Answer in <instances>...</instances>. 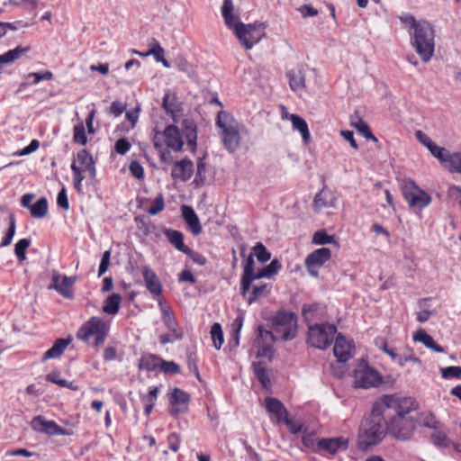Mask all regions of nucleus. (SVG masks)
<instances>
[{
	"mask_svg": "<svg viewBox=\"0 0 461 461\" xmlns=\"http://www.w3.org/2000/svg\"><path fill=\"white\" fill-rule=\"evenodd\" d=\"M384 409L390 410V414L384 415L387 433L398 440H408L411 438L415 422L410 413L418 407L411 397L384 395L382 397Z\"/></svg>",
	"mask_w": 461,
	"mask_h": 461,
	"instance_id": "obj_1",
	"label": "nucleus"
},
{
	"mask_svg": "<svg viewBox=\"0 0 461 461\" xmlns=\"http://www.w3.org/2000/svg\"><path fill=\"white\" fill-rule=\"evenodd\" d=\"M297 319L294 313L278 312L272 319V330L258 327V336L254 346L258 348V357H266L271 354V343L283 339L290 340L296 334Z\"/></svg>",
	"mask_w": 461,
	"mask_h": 461,
	"instance_id": "obj_2",
	"label": "nucleus"
},
{
	"mask_svg": "<svg viewBox=\"0 0 461 461\" xmlns=\"http://www.w3.org/2000/svg\"><path fill=\"white\" fill-rule=\"evenodd\" d=\"M382 397L373 405L370 416L360 426L357 444L359 448L367 449L368 447L380 443L387 434L384 415L390 414V410L384 409Z\"/></svg>",
	"mask_w": 461,
	"mask_h": 461,
	"instance_id": "obj_3",
	"label": "nucleus"
},
{
	"mask_svg": "<svg viewBox=\"0 0 461 461\" xmlns=\"http://www.w3.org/2000/svg\"><path fill=\"white\" fill-rule=\"evenodd\" d=\"M233 11L232 1L223 0L221 13L225 24L233 31L240 44L246 50H250L264 37V27L262 24H245L240 23L239 15L234 14Z\"/></svg>",
	"mask_w": 461,
	"mask_h": 461,
	"instance_id": "obj_4",
	"label": "nucleus"
},
{
	"mask_svg": "<svg viewBox=\"0 0 461 461\" xmlns=\"http://www.w3.org/2000/svg\"><path fill=\"white\" fill-rule=\"evenodd\" d=\"M180 125L182 132L179 128L174 124L166 127L163 132H160V141L163 138L166 146L168 149H171L174 151H181L185 143V139L190 150L194 151L197 140L196 125L194 122L189 119H183L180 122Z\"/></svg>",
	"mask_w": 461,
	"mask_h": 461,
	"instance_id": "obj_5",
	"label": "nucleus"
},
{
	"mask_svg": "<svg viewBox=\"0 0 461 461\" xmlns=\"http://www.w3.org/2000/svg\"><path fill=\"white\" fill-rule=\"evenodd\" d=\"M216 126L220 130L219 134L224 148L230 153L235 152L240 145L244 126L225 111L218 113Z\"/></svg>",
	"mask_w": 461,
	"mask_h": 461,
	"instance_id": "obj_6",
	"label": "nucleus"
},
{
	"mask_svg": "<svg viewBox=\"0 0 461 461\" xmlns=\"http://www.w3.org/2000/svg\"><path fill=\"white\" fill-rule=\"evenodd\" d=\"M411 44L424 63L431 60L435 52V31L429 22L421 20V25L411 33Z\"/></svg>",
	"mask_w": 461,
	"mask_h": 461,
	"instance_id": "obj_7",
	"label": "nucleus"
},
{
	"mask_svg": "<svg viewBox=\"0 0 461 461\" xmlns=\"http://www.w3.org/2000/svg\"><path fill=\"white\" fill-rule=\"evenodd\" d=\"M109 326L101 317H91L77 332V339L93 347H99L108 336Z\"/></svg>",
	"mask_w": 461,
	"mask_h": 461,
	"instance_id": "obj_8",
	"label": "nucleus"
},
{
	"mask_svg": "<svg viewBox=\"0 0 461 461\" xmlns=\"http://www.w3.org/2000/svg\"><path fill=\"white\" fill-rule=\"evenodd\" d=\"M158 307L161 313V321L168 330V334H161L158 339L162 345L173 343L183 339L184 331L181 330L176 314L163 299L158 300Z\"/></svg>",
	"mask_w": 461,
	"mask_h": 461,
	"instance_id": "obj_9",
	"label": "nucleus"
},
{
	"mask_svg": "<svg viewBox=\"0 0 461 461\" xmlns=\"http://www.w3.org/2000/svg\"><path fill=\"white\" fill-rule=\"evenodd\" d=\"M337 328L333 324H314L309 327L308 342L319 349H326L334 340Z\"/></svg>",
	"mask_w": 461,
	"mask_h": 461,
	"instance_id": "obj_10",
	"label": "nucleus"
},
{
	"mask_svg": "<svg viewBox=\"0 0 461 461\" xmlns=\"http://www.w3.org/2000/svg\"><path fill=\"white\" fill-rule=\"evenodd\" d=\"M402 195L411 208L424 209L431 202V196L420 189L411 179H406L402 185Z\"/></svg>",
	"mask_w": 461,
	"mask_h": 461,
	"instance_id": "obj_11",
	"label": "nucleus"
},
{
	"mask_svg": "<svg viewBox=\"0 0 461 461\" xmlns=\"http://www.w3.org/2000/svg\"><path fill=\"white\" fill-rule=\"evenodd\" d=\"M382 382V376L368 364L361 360L354 370V384L356 387L371 388L377 386Z\"/></svg>",
	"mask_w": 461,
	"mask_h": 461,
	"instance_id": "obj_12",
	"label": "nucleus"
},
{
	"mask_svg": "<svg viewBox=\"0 0 461 461\" xmlns=\"http://www.w3.org/2000/svg\"><path fill=\"white\" fill-rule=\"evenodd\" d=\"M331 258V251L328 248H321L311 254L305 258V267L310 276L317 277L319 269Z\"/></svg>",
	"mask_w": 461,
	"mask_h": 461,
	"instance_id": "obj_13",
	"label": "nucleus"
},
{
	"mask_svg": "<svg viewBox=\"0 0 461 461\" xmlns=\"http://www.w3.org/2000/svg\"><path fill=\"white\" fill-rule=\"evenodd\" d=\"M77 277L61 276L59 272L53 271L51 276V283L49 289H54L65 298H73V292L71 286L76 282Z\"/></svg>",
	"mask_w": 461,
	"mask_h": 461,
	"instance_id": "obj_14",
	"label": "nucleus"
},
{
	"mask_svg": "<svg viewBox=\"0 0 461 461\" xmlns=\"http://www.w3.org/2000/svg\"><path fill=\"white\" fill-rule=\"evenodd\" d=\"M162 107L167 114L170 115L174 122L179 123L183 120L184 112L176 94L167 91L162 101Z\"/></svg>",
	"mask_w": 461,
	"mask_h": 461,
	"instance_id": "obj_15",
	"label": "nucleus"
},
{
	"mask_svg": "<svg viewBox=\"0 0 461 461\" xmlns=\"http://www.w3.org/2000/svg\"><path fill=\"white\" fill-rule=\"evenodd\" d=\"M31 426L33 430L48 435H69L66 429L59 427L53 420H47L43 416H36L32 419Z\"/></svg>",
	"mask_w": 461,
	"mask_h": 461,
	"instance_id": "obj_16",
	"label": "nucleus"
},
{
	"mask_svg": "<svg viewBox=\"0 0 461 461\" xmlns=\"http://www.w3.org/2000/svg\"><path fill=\"white\" fill-rule=\"evenodd\" d=\"M189 401L190 397L188 393L181 389L176 388L170 396L169 412L175 416L185 412L188 409Z\"/></svg>",
	"mask_w": 461,
	"mask_h": 461,
	"instance_id": "obj_17",
	"label": "nucleus"
},
{
	"mask_svg": "<svg viewBox=\"0 0 461 461\" xmlns=\"http://www.w3.org/2000/svg\"><path fill=\"white\" fill-rule=\"evenodd\" d=\"M353 344L351 340H347L344 336L339 334L336 338L333 353L339 362H347L352 357Z\"/></svg>",
	"mask_w": 461,
	"mask_h": 461,
	"instance_id": "obj_18",
	"label": "nucleus"
},
{
	"mask_svg": "<svg viewBox=\"0 0 461 461\" xmlns=\"http://www.w3.org/2000/svg\"><path fill=\"white\" fill-rule=\"evenodd\" d=\"M336 196L328 189L323 188L314 197L312 206L317 212L336 207Z\"/></svg>",
	"mask_w": 461,
	"mask_h": 461,
	"instance_id": "obj_19",
	"label": "nucleus"
},
{
	"mask_svg": "<svg viewBox=\"0 0 461 461\" xmlns=\"http://www.w3.org/2000/svg\"><path fill=\"white\" fill-rule=\"evenodd\" d=\"M194 172V164L188 158L175 162L172 167L171 176L183 182L189 180Z\"/></svg>",
	"mask_w": 461,
	"mask_h": 461,
	"instance_id": "obj_20",
	"label": "nucleus"
},
{
	"mask_svg": "<svg viewBox=\"0 0 461 461\" xmlns=\"http://www.w3.org/2000/svg\"><path fill=\"white\" fill-rule=\"evenodd\" d=\"M253 257V253H250L245 260L240 280V289L243 290V292L247 291L255 280H258L257 272L254 270L255 262Z\"/></svg>",
	"mask_w": 461,
	"mask_h": 461,
	"instance_id": "obj_21",
	"label": "nucleus"
},
{
	"mask_svg": "<svg viewBox=\"0 0 461 461\" xmlns=\"http://www.w3.org/2000/svg\"><path fill=\"white\" fill-rule=\"evenodd\" d=\"M267 411L274 416L276 422H282L288 415L285 405L276 398L267 397L265 399Z\"/></svg>",
	"mask_w": 461,
	"mask_h": 461,
	"instance_id": "obj_22",
	"label": "nucleus"
},
{
	"mask_svg": "<svg viewBox=\"0 0 461 461\" xmlns=\"http://www.w3.org/2000/svg\"><path fill=\"white\" fill-rule=\"evenodd\" d=\"M318 448L330 454H335L340 449H347L348 440L343 437L322 438L317 443Z\"/></svg>",
	"mask_w": 461,
	"mask_h": 461,
	"instance_id": "obj_23",
	"label": "nucleus"
},
{
	"mask_svg": "<svg viewBox=\"0 0 461 461\" xmlns=\"http://www.w3.org/2000/svg\"><path fill=\"white\" fill-rule=\"evenodd\" d=\"M250 288L251 286L249 287L245 292L240 289L242 296L245 298L249 304H251L259 298L267 296L271 291V285L268 284L254 285L251 290Z\"/></svg>",
	"mask_w": 461,
	"mask_h": 461,
	"instance_id": "obj_24",
	"label": "nucleus"
},
{
	"mask_svg": "<svg viewBox=\"0 0 461 461\" xmlns=\"http://www.w3.org/2000/svg\"><path fill=\"white\" fill-rule=\"evenodd\" d=\"M142 274L145 280L146 287L154 296H158L162 294V285L154 271L148 266L142 267Z\"/></svg>",
	"mask_w": 461,
	"mask_h": 461,
	"instance_id": "obj_25",
	"label": "nucleus"
},
{
	"mask_svg": "<svg viewBox=\"0 0 461 461\" xmlns=\"http://www.w3.org/2000/svg\"><path fill=\"white\" fill-rule=\"evenodd\" d=\"M182 216L188 225L191 232L194 235H199L202 232V226L199 218L194 210L189 205L181 206Z\"/></svg>",
	"mask_w": 461,
	"mask_h": 461,
	"instance_id": "obj_26",
	"label": "nucleus"
},
{
	"mask_svg": "<svg viewBox=\"0 0 461 461\" xmlns=\"http://www.w3.org/2000/svg\"><path fill=\"white\" fill-rule=\"evenodd\" d=\"M77 161L82 170L87 171L89 176L94 179L96 176L95 162L92 155L86 149H81L77 154Z\"/></svg>",
	"mask_w": 461,
	"mask_h": 461,
	"instance_id": "obj_27",
	"label": "nucleus"
},
{
	"mask_svg": "<svg viewBox=\"0 0 461 461\" xmlns=\"http://www.w3.org/2000/svg\"><path fill=\"white\" fill-rule=\"evenodd\" d=\"M71 337H68L65 339L60 338L57 339L53 346L44 353L42 360L45 361L48 359L59 357L64 352V350L67 348V347L71 343Z\"/></svg>",
	"mask_w": 461,
	"mask_h": 461,
	"instance_id": "obj_28",
	"label": "nucleus"
},
{
	"mask_svg": "<svg viewBox=\"0 0 461 461\" xmlns=\"http://www.w3.org/2000/svg\"><path fill=\"white\" fill-rule=\"evenodd\" d=\"M413 339L415 341L422 343L426 348L435 352H444V348L439 345L436 344L433 338L429 334H428V332L423 329H420L415 332V334L413 335Z\"/></svg>",
	"mask_w": 461,
	"mask_h": 461,
	"instance_id": "obj_29",
	"label": "nucleus"
},
{
	"mask_svg": "<svg viewBox=\"0 0 461 461\" xmlns=\"http://www.w3.org/2000/svg\"><path fill=\"white\" fill-rule=\"evenodd\" d=\"M289 121L292 122L293 129L301 133L303 142L308 144L311 140V134L306 121L298 114H291Z\"/></svg>",
	"mask_w": 461,
	"mask_h": 461,
	"instance_id": "obj_30",
	"label": "nucleus"
},
{
	"mask_svg": "<svg viewBox=\"0 0 461 461\" xmlns=\"http://www.w3.org/2000/svg\"><path fill=\"white\" fill-rule=\"evenodd\" d=\"M289 86L293 91L305 87V75L302 68H294L287 72Z\"/></svg>",
	"mask_w": 461,
	"mask_h": 461,
	"instance_id": "obj_31",
	"label": "nucleus"
},
{
	"mask_svg": "<svg viewBox=\"0 0 461 461\" xmlns=\"http://www.w3.org/2000/svg\"><path fill=\"white\" fill-rule=\"evenodd\" d=\"M149 50L145 52L144 57L153 56L157 62L162 63L165 68H169V62L164 58L165 50L160 46L158 41L152 40L151 42L149 43Z\"/></svg>",
	"mask_w": 461,
	"mask_h": 461,
	"instance_id": "obj_32",
	"label": "nucleus"
},
{
	"mask_svg": "<svg viewBox=\"0 0 461 461\" xmlns=\"http://www.w3.org/2000/svg\"><path fill=\"white\" fill-rule=\"evenodd\" d=\"M30 50V46H17L16 48L10 50L7 52L0 55V65L13 63L15 60L19 59L22 56L28 53Z\"/></svg>",
	"mask_w": 461,
	"mask_h": 461,
	"instance_id": "obj_33",
	"label": "nucleus"
},
{
	"mask_svg": "<svg viewBox=\"0 0 461 461\" xmlns=\"http://www.w3.org/2000/svg\"><path fill=\"white\" fill-rule=\"evenodd\" d=\"M167 240L179 251L185 253L189 252V248L184 244V236L182 232L176 230L168 229L165 231Z\"/></svg>",
	"mask_w": 461,
	"mask_h": 461,
	"instance_id": "obj_34",
	"label": "nucleus"
},
{
	"mask_svg": "<svg viewBox=\"0 0 461 461\" xmlns=\"http://www.w3.org/2000/svg\"><path fill=\"white\" fill-rule=\"evenodd\" d=\"M253 370L257 379L261 384L262 387L266 390H269L271 387V382L269 377V372L262 362L253 363Z\"/></svg>",
	"mask_w": 461,
	"mask_h": 461,
	"instance_id": "obj_35",
	"label": "nucleus"
},
{
	"mask_svg": "<svg viewBox=\"0 0 461 461\" xmlns=\"http://www.w3.org/2000/svg\"><path fill=\"white\" fill-rule=\"evenodd\" d=\"M121 302V294L116 293L112 294L104 300L103 312L109 315H115L119 311Z\"/></svg>",
	"mask_w": 461,
	"mask_h": 461,
	"instance_id": "obj_36",
	"label": "nucleus"
},
{
	"mask_svg": "<svg viewBox=\"0 0 461 461\" xmlns=\"http://www.w3.org/2000/svg\"><path fill=\"white\" fill-rule=\"evenodd\" d=\"M351 125L361 132L367 140L377 141V138L372 133L368 124L358 115H353L350 119Z\"/></svg>",
	"mask_w": 461,
	"mask_h": 461,
	"instance_id": "obj_37",
	"label": "nucleus"
},
{
	"mask_svg": "<svg viewBox=\"0 0 461 461\" xmlns=\"http://www.w3.org/2000/svg\"><path fill=\"white\" fill-rule=\"evenodd\" d=\"M154 148L158 150L160 160L163 163L169 164L172 162V156L170 151L163 149L162 142H160V131H156L153 137Z\"/></svg>",
	"mask_w": 461,
	"mask_h": 461,
	"instance_id": "obj_38",
	"label": "nucleus"
},
{
	"mask_svg": "<svg viewBox=\"0 0 461 461\" xmlns=\"http://www.w3.org/2000/svg\"><path fill=\"white\" fill-rule=\"evenodd\" d=\"M31 215L36 219H41L46 216L48 212L47 199L42 197L39 199L30 209Z\"/></svg>",
	"mask_w": 461,
	"mask_h": 461,
	"instance_id": "obj_39",
	"label": "nucleus"
},
{
	"mask_svg": "<svg viewBox=\"0 0 461 461\" xmlns=\"http://www.w3.org/2000/svg\"><path fill=\"white\" fill-rule=\"evenodd\" d=\"M444 167L451 173H461V152L450 153Z\"/></svg>",
	"mask_w": 461,
	"mask_h": 461,
	"instance_id": "obj_40",
	"label": "nucleus"
},
{
	"mask_svg": "<svg viewBox=\"0 0 461 461\" xmlns=\"http://www.w3.org/2000/svg\"><path fill=\"white\" fill-rule=\"evenodd\" d=\"M280 268L281 264L279 263V261L277 259H274L268 266L263 267L262 269L257 272V277L258 279L263 277H271L274 275L277 274Z\"/></svg>",
	"mask_w": 461,
	"mask_h": 461,
	"instance_id": "obj_41",
	"label": "nucleus"
},
{
	"mask_svg": "<svg viewBox=\"0 0 461 461\" xmlns=\"http://www.w3.org/2000/svg\"><path fill=\"white\" fill-rule=\"evenodd\" d=\"M71 170L73 172L74 187L80 193L82 191V181L86 178V176L84 175V172L86 171L82 170L75 161L71 164Z\"/></svg>",
	"mask_w": 461,
	"mask_h": 461,
	"instance_id": "obj_42",
	"label": "nucleus"
},
{
	"mask_svg": "<svg viewBox=\"0 0 461 461\" xmlns=\"http://www.w3.org/2000/svg\"><path fill=\"white\" fill-rule=\"evenodd\" d=\"M211 336L214 348L219 350L223 344V332L221 324L214 323L211 328Z\"/></svg>",
	"mask_w": 461,
	"mask_h": 461,
	"instance_id": "obj_43",
	"label": "nucleus"
},
{
	"mask_svg": "<svg viewBox=\"0 0 461 461\" xmlns=\"http://www.w3.org/2000/svg\"><path fill=\"white\" fill-rule=\"evenodd\" d=\"M73 131V140L77 144L85 146L87 143V137L86 135V130L83 122H80L76 124L74 126Z\"/></svg>",
	"mask_w": 461,
	"mask_h": 461,
	"instance_id": "obj_44",
	"label": "nucleus"
},
{
	"mask_svg": "<svg viewBox=\"0 0 461 461\" xmlns=\"http://www.w3.org/2000/svg\"><path fill=\"white\" fill-rule=\"evenodd\" d=\"M30 245L31 241L28 239H22L15 244L14 253L20 262L26 259V249Z\"/></svg>",
	"mask_w": 461,
	"mask_h": 461,
	"instance_id": "obj_45",
	"label": "nucleus"
},
{
	"mask_svg": "<svg viewBox=\"0 0 461 461\" xmlns=\"http://www.w3.org/2000/svg\"><path fill=\"white\" fill-rule=\"evenodd\" d=\"M253 252V255H255L258 260L262 263L267 262L271 258V254L261 242H258L255 245Z\"/></svg>",
	"mask_w": 461,
	"mask_h": 461,
	"instance_id": "obj_46",
	"label": "nucleus"
},
{
	"mask_svg": "<svg viewBox=\"0 0 461 461\" xmlns=\"http://www.w3.org/2000/svg\"><path fill=\"white\" fill-rule=\"evenodd\" d=\"M334 240V236L328 235L325 230H318L313 234L312 237V243L316 245L330 244Z\"/></svg>",
	"mask_w": 461,
	"mask_h": 461,
	"instance_id": "obj_47",
	"label": "nucleus"
},
{
	"mask_svg": "<svg viewBox=\"0 0 461 461\" xmlns=\"http://www.w3.org/2000/svg\"><path fill=\"white\" fill-rule=\"evenodd\" d=\"M9 220H10V226H9V229L5 234V237L3 239L2 242H1V246L2 247H5V246H8L11 244L12 240H13V238L15 234V217L14 214H10L9 216Z\"/></svg>",
	"mask_w": 461,
	"mask_h": 461,
	"instance_id": "obj_48",
	"label": "nucleus"
},
{
	"mask_svg": "<svg viewBox=\"0 0 461 461\" xmlns=\"http://www.w3.org/2000/svg\"><path fill=\"white\" fill-rule=\"evenodd\" d=\"M429 152L440 161L443 167L445 166L447 157L450 154V152L445 148L439 147L437 144L432 149H430Z\"/></svg>",
	"mask_w": 461,
	"mask_h": 461,
	"instance_id": "obj_49",
	"label": "nucleus"
},
{
	"mask_svg": "<svg viewBox=\"0 0 461 461\" xmlns=\"http://www.w3.org/2000/svg\"><path fill=\"white\" fill-rule=\"evenodd\" d=\"M165 208L164 197L163 194H160L153 202L150 208L148 210V212L150 215H156L162 212Z\"/></svg>",
	"mask_w": 461,
	"mask_h": 461,
	"instance_id": "obj_50",
	"label": "nucleus"
},
{
	"mask_svg": "<svg viewBox=\"0 0 461 461\" xmlns=\"http://www.w3.org/2000/svg\"><path fill=\"white\" fill-rule=\"evenodd\" d=\"M442 376L446 379L460 378L461 367L460 366H447L441 369Z\"/></svg>",
	"mask_w": 461,
	"mask_h": 461,
	"instance_id": "obj_51",
	"label": "nucleus"
},
{
	"mask_svg": "<svg viewBox=\"0 0 461 461\" xmlns=\"http://www.w3.org/2000/svg\"><path fill=\"white\" fill-rule=\"evenodd\" d=\"M158 389L157 386L149 388V393L147 394H143L140 396L143 404L147 405L148 403H152V405H155V402L158 397Z\"/></svg>",
	"mask_w": 461,
	"mask_h": 461,
	"instance_id": "obj_52",
	"label": "nucleus"
},
{
	"mask_svg": "<svg viewBox=\"0 0 461 461\" xmlns=\"http://www.w3.org/2000/svg\"><path fill=\"white\" fill-rule=\"evenodd\" d=\"M26 77L27 78L32 77L33 78L32 84H38L41 80H51L53 78V74H52V72L47 70L43 73H38V72L29 73L26 76Z\"/></svg>",
	"mask_w": 461,
	"mask_h": 461,
	"instance_id": "obj_53",
	"label": "nucleus"
},
{
	"mask_svg": "<svg viewBox=\"0 0 461 461\" xmlns=\"http://www.w3.org/2000/svg\"><path fill=\"white\" fill-rule=\"evenodd\" d=\"M205 168H206V164H205L203 158H199L197 161V172H196V176L194 178V182H196L197 184H203L204 179H205V176H204Z\"/></svg>",
	"mask_w": 461,
	"mask_h": 461,
	"instance_id": "obj_54",
	"label": "nucleus"
},
{
	"mask_svg": "<svg viewBox=\"0 0 461 461\" xmlns=\"http://www.w3.org/2000/svg\"><path fill=\"white\" fill-rule=\"evenodd\" d=\"M131 147V143L125 138H122L115 142L114 149L118 154L124 155L130 150Z\"/></svg>",
	"mask_w": 461,
	"mask_h": 461,
	"instance_id": "obj_55",
	"label": "nucleus"
},
{
	"mask_svg": "<svg viewBox=\"0 0 461 461\" xmlns=\"http://www.w3.org/2000/svg\"><path fill=\"white\" fill-rule=\"evenodd\" d=\"M111 251L106 250L104 252L98 269V276H103L110 266Z\"/></svg>",
	"mask_w": 461,
	"mask_h": 461,
	"instance_id": "obj_56",
	"label": "nucleus"
},
{
	"mask_svg": "<svg viewBox=\"0 0 461 461\" xmlns=\"http://www.w3.org/2000/svg\"><path fill=\"white\" fill-rule=\"evenodd\" d=\"M401 22L406 26L414 31L418 29V26L421 25V20L417 21L412 15H405L400 17Z\"/></svg>",
	"mask_w": 461,
	"mask_h": 461,
	"instance_id": "obj_57",
	"label": "nucleus"
},
{
	"mask_svg": "<svg viewBox=\"0 0 461 461\" xmlns=\"http://www.w3.org/2000/svg\"><path fill=\"white\" fill-rule=\"evenodd\" d=\"M129 169L131 175L137 179H141L144 176V168L137 161H132L130 164Z\"/></svg>",
	"mask_w": 461,
	"mask_h": 461,
	"instance_id": "obj_58",
	"label": "nucleus"
},
{
	"mask_svg": "<svg viewBox=\"0 0 461 461\" xmlns=\"http://www.w3.org/2000/svg\"><path fill=\"white\" fill-rule=\"evenodd\" d=\"M282 422L285 423L292 434H298L299 432L303 431V425L298 421L290 420L288 417H286Z\"/></svg>",
	"mask_w": 461,
	"mask_h": 461,
	"instance_id": "obj_59",
	"label": "nucleus"
},
{
	"mask_svg": "<svg viewBox=\"0 0 461 461\" xmlns=\"http://www.w3.org/2000/svg\"><path fill=\"white\" fill-rule=\"evenodd\" d=\"M57 203L59 207H61L64 210H68L69 208L67 191H66L65 187H63L59 191L58 197H57Z\"/></svg>",
	"mask_w": 461,
	"mask_h": 461,
	"instance_id": "obj_60",
	"label": "nucleus"
},
{
	"mask_svg": "<svg viewBox=\"0 0 461 461\" xmlns=\"http://www.w3.org/2000/svg\"><path fill=\"white\" fill-rule=\"evenodd\" d=\"M126 109V104L120 102V101H114L112 103L110 106V113L113 114L114 116H120L124 110Z\"/></svg>",
	"mask_w": 461,
	"mask_h": 461,
	"instance_id": "obj_61",
	"label": "nucleus"
},
{
	"mask_svg": "<svg viewBox=\"0 0 461 461\" xmlns=\"http://www.w3.org/2000/svg\"><path fill=\"white\" fill-rule=\"evenodd\" d=\"M302 442L305 447L314 449L315 435L313 433H306V431H303V435L302 436Z\"/></svg>",
	"mask_w": 461,
	"mask_h": 461,
	"instance_id": "obj_62",
	"label": "nucleus"
},
{
	"mask_svg": "<svg viewBox=\"0 0 461 461\" xmlns=\"http://www.w3.org/2000/svg\"><path fill=\"white\" fill-rule=\"evenodd\" d=\"M188 251L189 252H185V254L189 256L194 263L198 264L199 266H204L206 264L207 260L202 254L194 252L191 249H189Z\"/></svg>",
	"mask_w": 461,
	"mask_h": 461,
	"instance_id": "obj_63",
	"label": "nucleus"
},
{
	"mask_svg": "<svg viewBox=\"0 0 461 461\" xmlns=\"http://www.w3.org/2000/svg\"><path fill=\"white\" fill-rule=\"evenodd\" d=\"M158 358L153 356L145 357L141 359L140 366L145 367L147 369H151L158 365Z\"/></svg>",
	"mask_w": 461,
	"mask_h": 461,
	"instance_id": "obj_64",
	"label": "nucleus"
}]
</instances>
